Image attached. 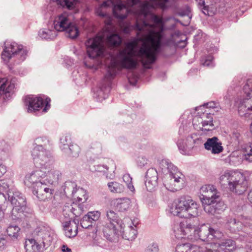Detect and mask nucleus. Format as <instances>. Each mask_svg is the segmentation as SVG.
<instances>
[{
    "instance_id": "obj_41",
    "label": "nucleus",
    "mask_w": 252,
    "mask_h": 252,
    "mask_svg": "<svg viewBox=\"0 0 252 252\" xmlns=\"http://www.w3.org/2000/svg\"><path fill=\"white\" fill-rule=\"evenodd\" d=\"M224 238L223 233L216 229H214L211 227L210 235V241L212 240H217L219 241Z\"/></svg>"
},
{
    "instance_id": "obj_55",
    "label": "nucleus",
    "mask_w": 252,
    "mask_h": 252,
    "mask_svg": "<svg viewBox=\"0 0 252 252\" xmlns=\"http://www.w3.org/2000/svg\"><path fill=\"white\" fill-rule=\"evenodd\" d=\"M159 248L157 244H149L145 249V252H158Z\"/></svg>"
},
{
    "instance_id": "obj_11",
    "label": "nucleus",
    "mask_w": 252,
    "mask_h": 252,
    "mask_svg": "<svg viewBox=\"0 0 252 252\" xmlns=\"http://www.w3.org/2000/svg\"><path fill=\"white\" fill-rule=\"evenodd\" d=\"M47 184L43 180L33 187V193L41 201L51 199L53 196L54 189Z\"/></svg>"
},
{
    "instance_id": "obj_32",
    "label": "nucleus",
    "mask_w": 252,
    "mask_h": 252,
    "mask_svg": "<svg viewBox=\"0 0 252 252\" xmlns=\"http://www.w3.org/2000/svg\"><path fill=\"white\" fill-rule=\"evenodd\" d=\"M204 206V211L209 214L214 215L220 210L219 207L223 204L222 202H214L202 203Z\"/></svg>"
},
{
    "instance_id": "obj_40",
    "label": "nucleus",
    "mask_w": 252,
    "mask_h": 252,
    "mask_svg": "<svg viewBox=\"0 0 252 252\" xmlns=\"http://www.w3.org/2000/svg\"><path fill=\"white\" fill-rule=\"evenodd\" d=\"M174 235L177 239L185 238L184 223H177L173 226Z\"/></svg>"
},
{
    "instance_id": "obj_30",
    "label": "nucleus",
    "mask_w": 252,
    "mask_h": 252,
    "mask_svg": "<svg viewBox=\"0 0 252 252\" xmlns=\"http://www.w3.org/2000/svg\"><path fill=\"white\" fill-rule=\"evenodd\" d=\"M202 248L189 243L179 245L176 247V252H202Z\"/></svg>"
},
{
    "instance_id": "obj_47",
    "label": "nucleus",
    "mask_w": 252,
    "mask_h": 252,
    "mask_svg": "<svg viewBox=\"0 0 252 252\" xmlns=\"http://www.w3.org/2000/svg\"><path fill=\"white\" fill-rule=\"evenodd\" d=\"M154 3L158 5V7L164 9L167 7L169 3H172L174 0H153Z\"/></svg>"
},
{
    "instance_id": "obj_62",
    "label": "nucleus",
    "mask_w": 252,
    "mask_h": 252,
    "mask_svg": "<svg viewBox=\"0 0 252 252\" xmlns=\"http://www.w3.org/2000/svg\"><path fill=\"white\" fill-rule=\"evenodd\" d=\"M249 151L244 155V159L249 162H252V146L248 148Z\"/></svg>"
},
{
    "instance_id": "obj_63",
    "label": "nucleus",
    "mask_w": 252,
    "mask_h": 252,
    "mask_svg": "<svg viewBox=\"0 0 252 252\" xmlns=\"http://www.w3.org/2000/svg\"><path fill=\"white\" fill-rule=\"evenodd\" d=\"M80 32H64V36L71 39L74 40L79 35Z\"/></svg>"
},
{
    "instance_id": "obj_15",
    "label": "nucleus",
    "mask_w": 252,
    "mask_h": 252,
    "mask_svg": "<svg viewBox=\"0 0 252 252\" xmlns=\"http://www.w3.org/2000/svg\"><path fill=\"white\" fill-rule=\"evenodd\" d=\"M42 170L46 171V175L44 180L47 183L52 185L54 182H57L61 177V173L58 170L55 169L53 167V163L42 167Z\"/></svg>"
},
{
    "instance_id": "obj_42",
    "label": "nucleus",
    "mask_w": 252,
    "mask_h": 252,
    "mask_svg": "<svg viewBox=\"0 0 252 252\" xmlns=\"http://www.w3.org/2000/svg\"><path fill=\"white\" fill-rule=\"evenodd\" d=\"M58 4L71 9L74 7L77 0H54Z\"/></svg>"
},
{
    "instance_id": "obj_35",
    "label": "nucleus",
    "mask_w": 252,
    "mask_h": 252,
    "mask_svg": "<svg viewBox=\"0 0 252 252\" xmlns=\"http://www.w3.org/2000/svg\"><path fill=\"white\" fill-rule=\"evenodd\" d=\"M113 6V2L111 0L104 1L101 5L96 8V13L100 17H106L107 14L105 9L107 8L112 7Z\"/></svg>"
},
{
    "instance_id": "obj_57",
    "label": "nucleus",
    "mask_w": 252,
    "mask_h": 252,
    "mask_svg": "<svg viewBox=\"0 0 252 252\" xmlns=\"http://www.w3.org/2000/svg\"><path fill=\"white\" fill-rule=\"evenodd\" d=\"M193 142V139L192 134H191L187 137L186 142H185L187 149H191L194 147V143Z\"/></svg>"
},
{
    "instance_id": "obj_2",
    "label": "nucleus",
    "mask_w": 252,
    "mask_h": 252,
    "mask_svg": "<svg viewBox=\"0 0 252 252\" xmlns=\"http://www.w3.org/2000/svg\"><path fill=\"white\" fill-rule=\"evenodd\" d=\"M137 43L136 41L127 42L124 48L119 50L116 56L110 55L105 60V63L108 66V72L105 77H113L117 70L122 68H134L136 66V62L134 60L135 48Z\"/></svg>"
},
{
    "instance_id": "obj_51",
    "label": "nucleus",
    "mask_w": 252,
    "mask_h": 252,
    "mask_svg": "<svg viewBox=\"0 0 252 252\" xmlns=\"http://www.w3.org/2000/svg\"><path fill=\"white\" fill-rule=\"evenodd\" d=\"M35 144L36 146L43 147L45 146L47 144H49V140L46 137H41L37 138L35 140Z\"/></svg>"
},
{
    "instance_id": "obj_9",
    "label": "nucleus",
    "mask_w": 252,
    "mask_h": 252,
    "mask_svg": "<svg viewBox=\"0 0 252 252\" xmlns=\"http://www.w3.org/2000/svg\"><path fill=\"white\" fill-rule=\"evenodd\" d=\"M32 156L34 163L40 167H44L48 164L54 163L50 152L43 147L35 146L32 151Z\"/></svg>"
},
{
    "instance_id": "obj_7",
    "label": "nucleus",
    "mask_w": 252,
    "mask_h": 252,
    "mask_svg": "<svg viewBox=\"0 0 252 252\" xmlns=\"http://www.w3.org/2000/svg\"><path fill=\"white\" fill-rule=\"evenodd\" d=\"M27 52V50L23 48L22 45H19L15 42L6 41L4 43L1 58L7 63L13 56L19 55V60L23 61L26 58Z\"/></svg>"
},
{
    "instance_id": "obj_26",
    "label": "nucleus",
    "mask_w": 252,
    "mask_h": 252,
    "mask_svg": "<svg viewBox=\"0 0 252 252\" xmlns=\"http://www.w3.org/2000/svg\"><path fill=\"white\" fill-rule=\"evenodd\" d=\"M16 79H12L8 81L6 78H0V92L4 94L10 93L15 88Z\"/></svg>"
},
{
    "instance_id": "obj_16",
    "label": "nucleus",
    "mask_w": 252,
    "mask_h": 252,
    "mask_svg": "<svg viewBox=\"0 0 252 252\" xmlns=\"http://www.w3.org/2000/svg\"><path fill=\"white\" fill-rule=\"evenodd\" d=\"M158 174L154 168L149 169L146 172L145 186L149 191H153L158 186Z\"/></svg>"
},
{
    "instance_id": "obj_25",
    "label": "nucleus",
    "mask_w": 252,
    "mask_h": 252,
    "mask_svg": "<svg viewBox=\"0 0 252 252\" xmlns=\"http://www.w3.org/2000/svg\"><path fill=\"white\" fill-rule=\"evenodd\" d=\"M200 198L202 203L219 202L220 200V193L217 191L214 186L213 189L209 190L208 193L203 195V196Z\"/></svg>"
},
{
    "instance_id": "obj_21",
    "label": "nucleus",
    "mask_w": 252,
    "mask_h": 252,
    "mask_svg": "<svg viewBox=\"0 0 252 252\" xmlns=\"http://www.w3.org/2000/svg\"><path fill=\"white\" fill-rule=\"evenodd\" d=\"M236 180V182L230 185L229 189L237 194H241L247 189V181L244 179V177L241 174Z\"/></svg>"
},
{
    "instance_id": "obj_31",
    "label": "nucleus",
    "mask_w": 252,
    "mask_h": 252,
    "mask_svg": "<svg viewBox=\"0 0 252 252\" xmlns=\"http://www.w3.org/2000/svg\"><path fill=\"white\" fill-rule=\"evenodd\" d=\"M211 227L206 225H202L198 229V233L196 235L197 239H199L203 241L209 242Z\"/></svg>"
},
{
    "instance_id": "obj_43",
    "label": "nucleus",
    "mask_w": 252,
    "mask_h": 252,
    "mask_svg": "<svg viewBox=\"0 0 252 252\" xmlns=\"http://www.w3.org/2000/svg\"><path fill=\"white\" fill-rule=\"evenodd\" d=\"M20 230V228L18 226L10 225L7 227L6 232L9 237L16 239L19 235Z\"/></svg>"
},
{
    "instance_id": "obj_33",
    "label": "nucleus",
    "mask_w": 252,
    "mask_h": 252,
    "mask_svg": "<svg viewBox=\"0 0 252 252\" xmlns=\"http://www.w3.org/2000/svg\"><path fill=\"white\" fill-rule=\"evenodd\" d=\"M130 200L127 198H118L116 200L115 207L119 212H124L129 207Z\"/></svg>"
},
{
    "instance_id": "obj_17",
    "label": "nucleus",
    "mask_w": 252,
    "mask_h": 252,
    "mask_svg": "<svg viewBox=\"0 0 252 252\" xmlns=\"http://www.w3.org/2000/svg\"><path fill=\"white\" fill-rule=\"evenodd\" d=\"M46 175V171L42 170V168L37 169L26 176L25 184L30 186L32 185L34 186L39 182H43Z\"/></svg>"
},
{
    "instance_id": "obj_4",
    "label": "nucleus",
    "mask_w": 252,
    "mask_h": 252,
    "mask_svg": "<svg viewBox=\"0 0 252 252\" xmlns=\"http://www.w3.org/2000/svg\"><path fill=\"white\" fill-rule=\"evenodd\" d=\"M199 205L189 196H183L172 204L170 213L181 218H189L198 215Z\"/></svg>"
},
{
    "instance_id": "obj_1",
    "label": "nucleus",
    "mask_w": 252,
    "mask_h": 252,
    "mask_svg": "<svg viewBox=\"0 0 252 252\" xmlns=\"http://www.w3.org/2000/svg\"><path fill=\"white\" fill-rule=\"evenodd\" d=\"M153 6L148 2L141 4L138 11L135 23L139 32H163L172 29L176 24L174 18L163 19L152 12Z\"/></svg>"
},
{
    "instance_id": "obj_28",
    "label": "nucleus",
    "mask_w": 252,
    "mask_h": 252,
    "mask_svg": "<svg viewBox=\"0 0 252 252\" xmlns=\"http://www.w3.org/2000/svg\"><path fill=\"white\" fill-rule=\"evenodd\" d=\"M136 226H128L125 228L124 224L123 225V229L122 230L120 234L123 238L128 241H132L136 238L137 234V230L135 229Z\"/></svg>"
},
{
    "instance_id": "obj_10",
    "label": "nucleus",
    "mask_w": 252,
    "mask_h": 252,
    "mask_svg": "<svg viewBox=\"0 0 252 252\" xmlns=\"http://www.w3.org/2000/svg\"><path fill=\"white\" fill-rule=\"evenodd\" d=\"M104 36L97 35L90 38L86 42L87 52L90 58L94 59L103 55L104 52Z\"/></svg>"
},
{
    "instance_id": "obj_3",
    "label": "nucleus",
    "mask_w": 252,
    "mask_h": 252,
    "mask_svg": "<svg viewBox=\"0 0 252 252\" xmlns=\"http://www.w3.org/2000/svg\"><path fill=\"white\" fill-rule=\"evenodd\" d=\"M144 38L142 47L140 48L138 56L143 66L150 68V65L156 60V54L159 52L161 46L162 32H148Z\"/></svg>"
},
{
    "instance_id": "obj_54",
    "label": "nucleus",
    "mask_w": 252,
    "mask_h": 252,
    "mask_svg": "<svg viewBox=\"0 0 252 252\" xmlns=\"http://www.w3.org/2000/svg\"><path fill=\"white\" fill-rule=\"evenodd\" d=\"M100 214L99 212L96 211L89 212L86 216L89 217V219H90V220H92V221L93 222L98 220L100 217Z\"/></svg>"
},
{
    "instance_id": "obj_20",
    "label": "nucleus",
    "mask_w": 252,
    "mask_h": 252,
    "mask_svg": "<svg viewBox=\"0 0 252 252\" xmlns=\"http://www.w3.org/2000/svg\"><path fill=\"white\" fill-rule=\"evenodd\" d=\"M204 148L208 151H211L214 154H219L223 150L221 143L219 142L217 137H213L208 138L207 141L204 144Z\"/></svg>"
},
{
    "instance_id": "obj_23",
    "label": "nucleus",
    "mask_w": 252,
    "mask_h": 252,
    "mask_svg": "<svg viewBox=\"0 0 252 252\" xmlns=\"http://www.w3.org/2000/svg\"><path fill=\"white\" fill-rule=\"evenodd\" d=\"M102 223H107L109 225H115L117 227H123L124 223L119 216L112 210L106 211V218Z\"/></svg>"
},
{
    "instance_id": "obj_12",
    "label": "nucleus",
    "mask_w": 252,
    "mask_h": 252,
    "mask_svg": "<svg viewBox=\"0 0 252 252\" xmlns=\"http://www.w3.org/2000/svg\"><path fill=\"white\" fill-rule=\"evenodd\" d=\"M212 248H206L204 252H232L236 249L235 242L231 239H222L211 244Z\"/></svg>"
},
{
    "instance_id": "obj_14",
    "label": "nucleus",
    "mask_w": 252,
    "mask_h": 252,
    "mask_svg": "<svg viewBox=\"0 0 252 252\" xmlns=\"http://www.w3.org/2000/svg\"><path fill=\"white\" fill-rule=\"evenodd\" d=\"M123 227H117L115 225H109L107 223H102V230L104 236L109 241L116 242Z\"/></svg>"
},
{
    "instance_id": "obj_48",
    "label": "nucleus",
    "mask_w": 252,
    "mask_h": 252,
    "mask_svg": "<svg viewBox=\"0 0 252 252\" xmlns=\"http://www.w3.org/2000/svg\"><path fill=\"white\" fill-rule=\"evenodd\" d=\"M38 36L42 39L52 40L57 36V32H39Z\"/></svg>"
},
{
    "instance_id": "obj_39",
    "label": "nucleus",
    "mask_w": 252,
    "mask_h": 252,
    "mask_svg": "<svg viewBox=\"0 0 252 252\" xmlns=\"http://www.w3.org/2000/svg\"><path fill=\"white\" fill-rule=\"evenodd\" d=\"M107 38V42L108 44L113 46H118L122 43V38L119 35L116 34L117 32H113Z\"/></svg>"
},
{
    "instance_id": "obj_61",
    "label": "nucleus",
    "mask_w": 252,
    "mask_h": 252,
    "mask_svg": "<svg viewBox=\"0 0 252 252\" xmlns=\"http://www.w3.org/2000/svg\"><path fill=\"white\" fill-rule=\"evenodd\" d=\"M192 227V225L191 224H185L184 223V232L185 234V238H188V236L190 232V229Z\"/></svg>"
},
{
    "instance_id": "obj_24",
    "label": "nucleus",
    "mask_w": 252,
    "mask_h": 252,
    "mask_svg": "<svg viewBox=\"0 0 252 252\" xmlns=\"http://www.w3.org/2000/svg\"><path fill=\"white\" fill-rule=\"evenodd\" d=\"M252 220H243V221H236L234 219H231L228 220L227 223L230 231L232 232L238 231L242 229L243 225L250 226L252 223Z\"/></svg>"
},
{
    "instance_id": "obj_53",
    "label": "nucleus",
    "mask_w": 252,
    "mask_h": 252,
    "mask_svg": "<svg viewBox=\"0 0 252 252\" xmlns=\"http://www.w3.org/2000/svg\"><path fill=\"white\" fill-rule=\"evenodd\" d=\"M200 8L202 11V12L205 15L209 14L208 8L209 7L206 4L205 0H196Z\"/></svg>"
},
{
    "instance_id": "obj_52",
    "label": "nucleus",
    "mask_w": 252,
    "mask_h": 252,
    "mask_svg": "<svg viewBox=\"0 0 252 252\" xmlns=\"http://www.w3.org/2000/svg\"><path fill=\"white\" fill-rule=\"evenodd\" d=\"M72 204H66L63 208V213L64 215L67 216L70 218H73V212L72 211Z\"/></svg>"
},
{
    "instance_id": "obj_29",
    "label": "nucleus",
    "mask_w": 252,
    "mask_h": 252,
    "mask_svg": "<svg viewBox=\"0 0 252 252\" xmlns=\"http://www.w3.org/2000/svg\"><path fill=\"white\" fill-rule=\"evenodd\" d=\"M114 16L120 19L126 18L128 14V9L123 4L114 5L112 7Z\"/></svg>"
},
{
    "instance_id": "obj_22",
    "label": "nucleus",
    "mask_w": 252,
    "mask_h": 252,
    "mask_svg": "<svg viewBox=\"0 0 252 252\" xmlns=\"http://www.w3.org/2000/svg\"><path fill=\"white\" fill-rule=\"evenodd\" d=\"M240 176V174L233 172H225L220 178V183L223 187H228L233 183L236 182L237 178Z\"/></svg>"
},
{
    "instance_id": "obj_5",
    "label": "nucleus",
    "mask_w": 252,
    "mask_h": 252,
    "mask_svg": "<svg viewBox=\"0 0 252 252\" xmlns=\"http://www.w3.org/2000/svg\"><path fill=\"white\" fill-rule=\"evenodd\" d=\"M52 241L50 232L45 227H37L34 231V239L26 241L25 248L30 252H39L42 247H48Z\"/></svg>"
},
{
    "instance_id": "obj_13",
    "label": "nucleus",
    "mask_w": 252,
    "mask_h": 252,
    "mask_svg": "<svg viewBox=\"0 0 252 252\" xmlns=\"http://www.w3.org/2000/svg\"><path fill=\"white\" fill-rule=\"evenodd\" d=\"M54 25L57 32H78L75 25L69 21L65 14L60 15L55 20Z\"/></svg>"
},
{
    "instance_id": "obj_46",
    "label": "nucleus",
    "mask_w": 252,
    "mask_h": 252,
    "mask_svg": "<svg viewBox=\"0 0 252 252\" xmlns=\"http://www.w3.org/2000/svg\"><path fill=\"white\" fill-rule=\"evenodd\" d=\"M71 209L73 212V217L74 216L78 217L82 214L83 210L82 207L80 206V204H77L73 202L72 204Z\"/></svg>"
},
{
    "instance_id": "obj_37",
    "label": "nucleus",
    "mask_w": 252,
    "mask_h": 252,
    "mask_svg": "<svg viewBox=\"0 0 252 252\" xmlns=\"http://www.w3.org/2000/svg\"><path fill=\"white\" fill-rule=\"evenodd\" d=\"M73 197L74 199H76L79 203H82L86 201L88 196L85 190L82 188H79L77 189Z\"/></svg>"
},
{
    "instance_id": "obj_60",
    "label": "nucleus",
    "mask_w": 252,
    "mask_h": 252,
    "mask_svg": "<svg viewBox=\"0 0 252 252\" xmlns=\"http://www.w3.org/2000/svg\"><path fill=\"white\" fill-rule=\"evenodd\" d=\"M243 90L247 94L248 99L252 98V89L250 88V84L248 83L244 86Z\"/></svg>"
},
{
    "instance_id": "obj_36",
    "label": "nucleus",
    "mask_w": 252,
    "mask_h": 252,
    "mask_svg": "<svg viewBox=\"0 0 252 252\" xmlns=\"http://www.w3.org/2000/svg\"><path fill=\"white\" fill-rule=\"evenodd\" d=\"M76 187L74 182L66 181L64 185V192L66 194H70L73 197L77 189Z\"/></svg>"
},
{
    "instance_id": "obj_45",
    "label": "nucleus",
    "mask_w": 252,
    "mask_h": 252,
    "mask_svg": "<svg viewBox=\"0 0 252 252\" xmlns=\"http://www.w3.org/2000/svg\"><path fill=\"white\" fill-rule=\"evenodd\" d=\"M68 148L71 156L73 157H77L78 156L80 152V148L78 145L77 144H71Z\"/></svg>"
},
{
    "instance_id": "obj_38",
    "label": "nucleus",
    "mask_w": 252,
    "mask_h": 252,
    "mask_svg": "<svg viewBox=\"0 0 252 252\" xmlns=\"http://www.w3.org/2000/svg\"><path fill=\"white\" fill-rule=\"evenodd\" d=\"M108 187L110 191L114 193H121L125 189L124 186L117 182L108 183Z\"/></svg>"
},
{
    "instance_id": "obj_50",
    "label": "nucleus",
    "mask_w": 252,
    "mask_h": 252,
    "mask_svg": "<svg viewBox=\"0 0 252 252\" xmlns=\"http://www.w3.org/2000/svg\"><path fill=\"white\" fill-rule=\"evenodd\" d=\"M123 180L126 183L127 188L131 191L134 190V188L132 185V178L130 176L129 174H126L123 176Z\"/></svg>"
},
{
    "instance_id": "obj_6",
    "label": "nucleus",
    "mask_w": 252,
    "mask_h": 252,
    "mask_svg": "<svg viewBox=\"0 0 252 252\" xmlns=\"http://www.w3.org/2000/svg\"><path fill=\"white\" fill-rule=\"evenodd\" d=\"M162 163L168 169L169 175L166 177L164 185L171 191H176L181 189L184 185V176L178 168L167 160H162Z\"/></svg>"
},
{
    "instance_id": "obj_8",
    "label": "nucleus",
    "mask_w": 252,
    "mask_h": 252,
    "mask_svg": "<svg viewBox=\"0 0 252 252\" xmlns=\"http://www.w3.org/2000/svg\"><path fill=\"white\" fill-rule=\"evenodd\" d=\"M4 188L8 196V200L10 202L13 206L12 215H14L15 212H22L24 211L26 206L25 196L15 189H8L9 186L7 184H5Z\"/></svg>"
},
{
    "instance_id": "obj_34",
    "label": "nucleus",
    "mask_w": 252,
    "mask_h": 252,
    "mask_svg": "<svg viewBox=\"0 0 252 252\" xmlns=\"http://www.w3.org/2000/svg\"><path fill=\"white\" fill-rule=\"evenodd\" d=\"M110 91V88L109 87L102 86L97 89L94 94V97L98 101H101L107 97Z\"/></svg>"
},
{
    "instance_id": "obj_56",
    "label": "nucleus",
    "mask_w": 252,
    "mask_h": 252,
    "mask_svg": "<svg viewBox=\"0 0 252 252\" xmlns=\"http://www.w3.org/2000/svg\"><path fill=\"white\" fill-rule=\"evenodd\" d=\"M198 233V229H197L195 226L192 225V227L190 229V232L188 236L189 239L190 240H196L197 238H196V235H197V233Z\"/></svg>"
},
{
    "instance_id": "obj_49",
    "label": "nucleus",
    "mask_w": 252,
    "mask_h": 252,
    "mask_svg": "<svg viewBox=\"0 0 252 252\" xmlns=\"http://www.w3.org/2000/svg\"><path fill=\"white\" fill-rule=\"evenodd\" d=\"M93 221L89 219V217L85 215L81 220V225L84 228H89L92 226Z\"/></svg>"
},
{
    "instance_id": "obj_59",
    "label": "nucleus",
    "mask_w": 252,
    "mask_h": 252,
    "mask_svg": "<svg viewBox=\"0 0 252 252\" xmlns=\"http://www.w3.org/2000/svg\"><path fill=\"white\" fill-rule=\"evenodd\" d=\"M213 57L212 56H210L206 57V58L205 59L204 61H202V64L204 66H213L214 64L213 63Z\"/></svg>"
},
{
    "instance_id": "obj_18",
    "label": "nucleus",
    "mask_w": 252,
    "mask_h": 252,
    "mask_svg": "<svg viewBox=\"0 0 252 252\" xmlns=\"http://www.w3.org/2000/svg\"><path fill=\"white\" fill-rule=\"evenodd\" d=\"M25 104L28 106L27 111L32 113L39 110L43 105V100L40 97L27 96L25 98Z\"/></svg>"
},
{
    "instance_id": "obj_64",
    "label": "nucleus",
    "mask_w": 252,
    "mask_h": 252,
    "mask_svg": "<svg viewBox=\"0 0 252 252\" xmlns=\"http://www.w3.org/2000/svg\"><path fill=\"white\" fill-rule=\"evenodd\" d=\"M177 146L180 150L185 152L187 150V147L184 140H179L177 142Z\"/></svg>"
},
{
    "instance_id": "obj_44",
    "label": "nucleus",
    "mask_w": 252,
    "mask_h": 252,
    "mask_svg": "<svg viewBox=\"0 0 252 252\" xmlns=\"http://www.w3.org/2000/svg\"><path fill=\"white\" fill-rule=\"evenodd\" d=\"M61 147L66 149L71 145V137L69 135L62 136L60 139Z\"/></svg>"
},
{
    "instance_id": "obj_19",
    "label": "nucleus",
    "mask_w": 252,
    "mask_h": 252,
    "mask_svg": "<svg viewBox=\"0 0 252 252\" xmlns=\"http://www.w3.org/2000/svg\"><path fill=\"white\" fill-rule=\"evenodd\" d=\"M197 121L199 124H201L202 126H199V128L201 130L209 131L211 130L209 128H203L207 126L213 127L214 126L213 121V118L212 115L210 113H203L201 117H196L193 119V126L197 125L195 123Z\"/></svg>"
},
{
    "instance_id": "obj_27",
    "label": "nucleus",
    "mask_w": 252,
    "mask_h": 252,
    "mask_svg": "<svg viewBox=\"0 0 252 252\" xmlns=\"http://www.w3.org/2000/svg\"><path fill=\"white\" fill-rule=\"evenodd\" d=\"M63 227L66 236L71 238L77 235L78 227L74 220L65 221L64 223Z\"/></svg>"
},
{
    "instance_id": "obj_58",
    "label": "nucleus",
    "mask_w": 252,
    "mask_h": 252,
    "mask_svg": "<svg viewBox=\"0 0 252 252\" xmlns=\"http://www.w3.org/2000/svg\"><path fill=\"white\" fill-rule=\"evenodd\" d=\"M214 189V186L211 185H205L202 186L200 189V197H202L203 195L208 193L209 190Z\"/></svg>"
}]
</instances>
